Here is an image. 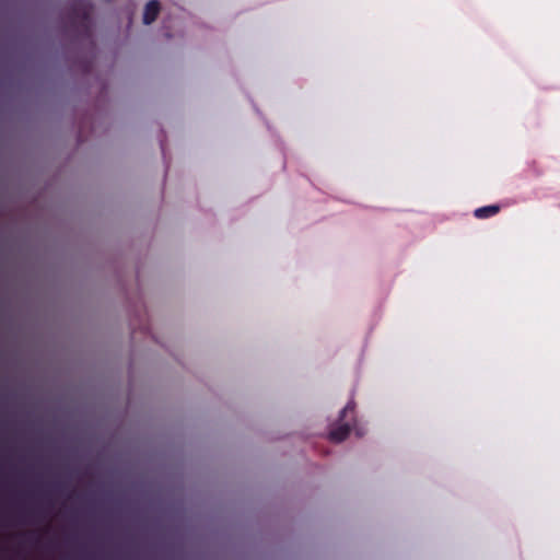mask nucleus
<instances>
[{
  "instance_id": "obj_1",
  "label": "nucleus",
  "mask_w": 560,
  "mask_h": 560,
  "mask_svg": "<svg viewBox=\"0 0 560 560\" xmlns=\"http://www.w3.org/2000/svg\"><path fill=\"white\" fill-rule=\"evenodd\" d=\"M351 431V424L348 421L341 422L329 432V440L336 443L345 441Z\"/></svg>"
},
{
  "instance_id": "obj_2",
  "label": "nucleus",
  "mask_w": 560,
  "mask_h": 560,
  "mask_svg": "<svg viewBox=\"0 0 560 560\" xmlns=\"http://www.w3.org/2000/svg\"><path fill=\"white\" fill-rule=\"evenodd\" d=\"M160 10H161V5L158 0L149 1L144 7L143 23L147 25L153 23L156 20L158 15L160 13Z\"/></svg>"
},
{
  "instance_id": "obj_3",
  "label": "nucleus",
  "mask_w": 560,
  "mask_h": 560,
  "mask_svg": "<svg viewBox=\"0 0 560 560\" xmlns=\"http://www.w3.org/2000/svg\"><path fill=\"white\" fill-rule=\"evenodd\" d=\"M499 211H500V206H498V205H490V206H485V207L477 208L474 211V215L477 219H488V218H491V217L498 214Z\"/></svg>"
},
{
  "instance_id": "obj_4",
  "label": "nucleus",
  "mask_w": 560,
  "mask_h": 560,
  "mask_svg": "<svg viewBox=\"0 0 560 560\" xmlns=\"http://www.w3.org/2000/svg\"><path fill=\"white\" fill-rule=\"evenodd\" d=\"M354 411V402L353 401H350L346 405V407L341 410V415H340V421H343V419L347 417V415L350 412V413H353Z\"/></svg>"
},
{
  "instance_id": "obj_5",
  "label": "nucleus",
  "mask_w": 560,
  "mask_h": 560,
  "mask_svg": "<svg viewBox=\"0 0 560 560\" xmlns=\"http://www.w3.org/2000/svg\"><path fill=\"white\" fill-rule=\"evenodd\" d=\"M74 38H75V39H79L80 37H79V36H75Z\"/></svg>"
}]
</instances>
